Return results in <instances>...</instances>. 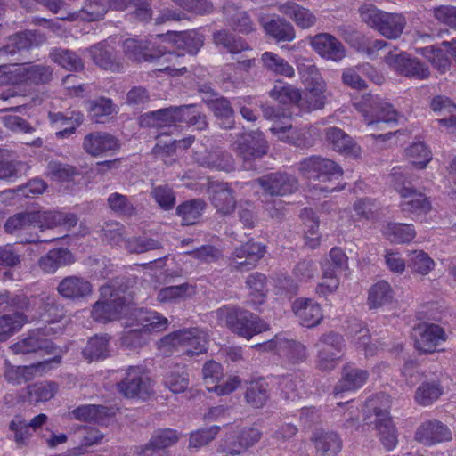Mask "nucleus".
Segmentation results:
<instances>
[{
  "label": "nucleus",
  "mask_w": 456,
  "mask_h": 456,
  "mask_svg": "<svg viewBox=\"0 0 456 456\" xmlns=\"http://www.w3.org/2000/svg\"><path fill=\"white\" fill-rule=\"evenodd\" d=\"M318 456H337L342 448V440L333 431L316 430L312 436Z\"/></svg>",
  "instance_id": "c756f323"
},
{
  "label": "nucleus",
  "mask_w": 456,
  "mask_h": 456,
  "mask_svg": "<svg viewBox=\"0 0 456 456\" xmlns=\"http://www.w3.org/2000/svg\"><path fill=\"white\" fill-rule=\"evenodd\" d=\"M58 385L55 382H41L28 386V400L29 402H46L53 398L57 392Z\"/></svg>",
  "instance_id": "e2e57ef3"
},
{
  "label": "nucleus",
  "mask_w": 456,
  "mask_h": 456,
  "mask_svg": "<svg viewBox=\"0 0 456 456\" xmlns=\"http://www.w3.org/2000/svg\"><path fill=\"white\" fill-rule=\"evenodd\" d=\"M128 286L124 278H116L101 287V300L94 303L92 318L98 322H108L118 319L128 308L125 292Z\"/></svg>",
  "instance_id": "f257e3e1"
},
{
  "label": "nucleus",
  "mask_w": 456,
  "mask_h": 456,
  "mask_svg": "<svg viewBox=\"0 0 456 456\" xmlns=\"http://www.w3.org/2000/svg\"><path fill=\"white\" fill-rule=\"evenodd\" d=\"M260 61L262 67L269 73L291 78L295 76V69L284 58L273 52L262 53Z\"/></svg>",
  "instance_id": "4c0bfd02"
},
{
  "label": "nucleus",
  "mask_w": 456,
  "mask_h": 456,
  "mask_svg": "<svg viewBox=\"0 0 456 456\" xmlns=\"http://www.w3.org/2000/svg\"><path fill=\"white\" fill-rule=\"evenodd\" d=\"M34 227L40 230L41 232L45 230H52L58 226H64L70 229L77 224V217L72 213H63L58 211L32 212Z\"/></svg>",
  "instance_id": "412c9836"
},
{
  "label": "nucleus",
  "mask_w": 456,
  "mask_h": 456,
  "mask_svg": "<svg viewBox=\"0 0 456 456\" xmlns=\"http://www.w3.org/2000/svg\"><path fill=\"white\" fill-rule=\"evenodd\" d=\"M217 317L219 322L224 323L232 332L247 339L269 330V325L259 316L233 305L219 308Z\"/></svg>",
  "instance_id": "f03ea898"
},
{
  "label": "nucleus",
  "mask_w": 456,
  "mask_h": 456,
  "mask_svg": "<svg viewBox=\"0 0 456 456\" xmlns=\"http://www.w3.org/2000/svg\"><path fill=\"white\" fill-rule=\"evenodd\" d=\"M385 62L396 73L416 79H427L430 76L429 68L419 59L411 58L406 53H388Z\"/></svg>",
  "instance_id": "f8f14e48"
},
{
  "label": "nucleus",
  "mask_w": 456,
  "mask_h": 456,
  "mask_svg": "<svg viewBox=\"0 0 456 456\" xmlns=\"http://www.w3.org/2000/svg\"><path fill=\"white\" fill-rule=\"evenodd\" d=\"M110 339L108 335H96L89 338L82 352L84 358L89 362L107 358L110 354Z\"/></svg>",
  "instance_id": "37998d69"
},
{
  "label": "nucleus",
  "mask_w": 456,
  "mask_h": 456,
  "mask_svg": "<svg viewBox=\"0 0 456 456\" xmlns=\"http://www.w3.org/2000/svg\"><path fill=\"white\" fill-rule=\"evenodd\" d=\"M75 262L73 254L65 248H53L38 260L39 268L45 273H54L59 268Z\"/></svg>",
  "instance_id": "7c9ffc66"
},
{
  "label": "nucleus",
  "mask_w": 456,
  "mask_h": 456,
  "mask_svg": "<svg viewBox=\"0 0 456 456\" xmlns=\"http://www.w3.org/2000/svg\"><path fill=\"white\" fill-rule=\"evenodd\" d=\"M405 155L411 165L418 169H423L431 160V151L422 142H413L405 150Z\"/></svg>",
  "instance_id": "69168bd1"
},
{
  "label": "nucleus",
  "mask_w": 456,
  "mask_h": 456,
  "mask_svg": "<svg viewBox=\"0 0 456 456\" xmlns=\"http://www.w3.org/2000/svg\"><path fill=\"white\" fill-rule=\"evenodd\" d=\"M123 51L128 59L135 61H151L160 54L159 51L157 53H152V48L134 38H127L124 41Z\"/></svg>",
  "instance_id": "603ef678"
},
{
  "label": "nucleus",
  "mask_w": 456,
  "mask_h": 456,
  "mask_svg": "<svg viewBox=\"0 0 456 456\" xmlns=\"http://www.w3.org/2000/svg\"><path fill=\"white\" fill-rule=\"evenodd\" d=\"M206 206L202 199L186 200L177 206L176 214L181 217L183 225H192L200 218Z\"/></svg>",
  "instance_id": "a18cd8bd"
},
{
  "label": "nucleus",
  "mask_w": 456,
  "mask_h": 456,
  "mask_svg": "<svg viewBox=\"0 0 456 456\" xmlns=\"http://www.w3.org/2000/svg\"><path fill=\"white\" fill-rule=\"evenodd\" d=\"M263 351L276 350L290 364H298L308 357L307 347L299 341L288 339L281 335H276L273 338L258 344Z\"/></svg>",
  "instance_id": "9d476101"
},
{
  "label": "nucleus",
  "mask_w": 456,
  "mask_h": 456,
  "mask_svg": "<svg viewBox=\"0 0 456 456\" xmlns=\"http://www.w3.org/2000/svg\"><path fill=\"white\" fill-rule=\"evenodd\" d=\"M208 341L207 333L198 328L180 330L171 336L172 346L184 347L183 354L188 355L206 353Z\"/></svg>",
  "instance_id": "2eb2a0df"
},
{
  "label": "nucleus",
  "mask_w": 456,
  "mask_h": 456,
  "mask_svg": "<svg viewBox=\"0 0 456 456\" xmlns=\"http://www.w3.org/2000/svg\"><path fill=\"white\" fill-rule=\"evenodd\" d=\"M415 347L423 353H433L436 347L445 340L444 330L434 323H420L413 329Z\"/></svg>",
  "instance_id": "f3484780"
},
{
  "label": "nucleus",
  "mask_w": 456,
  "mask_h": 456,
  "mask_svg": "<svg viewBox=\"0 0 456 456\" xmlns=\"http://www.w3.org/2000/svg\"><path fill=\"white\" fill-rule=\"evenodd\" d=\"M452 438L450 428L437 419H430L423 422L415 433V439L425 444L434 445L436 444L451 441Z\"/></svg>",
  "instance_id": "aec40b11"
},
{
  "label": "nucleus",
  "mask_w": 456,
  "mask_h": 456,
  "mask_svg": "<svg viewBox=\"0 0 456 456\" xmlns=\"http://www.w3.org/2000/svg\"><path fill=\"white\" fill-rule=\"evenodd\" d=\"M292 309L300 324L307 328L317 326L323 318L321 305L311 298H297Z\"/></svg>",
  "instance_id": "b1692460"
},
{
  "label": "nucleus",
  "mask_w": 456,
  "mask_h": 456,
  "mask_svg": "<svg viewBox=\"0 0 456 456\" xmlns=\"http://www.w3.org/2000/svg\"><path fill=\"white\" fill-rule=\"evenodd\" d=\"M136 326L146 335L151 332H160L167 329L168 321L159 313L148 309H138L134 313Z\"/></svg>",
  "instance_id": "72a5a7b5"
},
{
  "label": "nucleus",
  "mask_w": 456,
  "mask_h": 456,
  "mask_svg": "<svg viewBox=\"0 0 456 456\" xmlns=\"http://www.w3.org/2000/svg\"><path fill=\"white\" fill-rule=\"evenodd\" d=\"M259 186L271 196H285L296 191L298 188L297 179L287 173L275 172L257 178Z\"/></svg>",
  "instance_id": "dca6fc26"
},
{
  "label": "nucleus",
  "mask_w": 456,
  "mask_h": 456,
  "mask_svg": "<svg viewBox=\"0 0 456 456\" xmlns=\"http://www.w3.org/2000/svg\"><path fill=\"white\" fill-rule=\"evenodd\" d=\"M88 111L93 121L102 124L118 112V107L110 99L99 97L89 102Z\"/></svg>",
  "instance_id": "49530a36"
},
{
  "label": "nucleus",
  "mask_w": 456,
  "mask_h": 456,
  "mask_svg": "<svg viewBox=\"0 0 456 456\" xmlns=\"http://www.w3.org/2000/svg\"><path fill=\"white\" fill-rule=\"evenodd\" d=\"M208 107L213 111L215 117L219 121V126L224 129H232L234 127L235 112L230 101L225 97L215 99H204Z\"/></svg>",
  "instance_id": "f704fd0d"
},
{
  "label": "nucleus",
  "mask_w": 456,
  "mask_h": 456,
  "mask_svg": "<svg viewBox=\"0 0 456 456\" xmlns=\"http://www.w3.org/2000/svg\"><path fill=\"white\" fill-rule=\"evenodd\" d=\"M160 52L159 56H156L151 62H155L158 66V70L168 72L171 76H181L187 72L186 67H176L180 55L172 51H167L163 46L152 47V53Z\"/></svg>",
  "instance_id": "58836bf2"
},
{
  "label": "nucleus",
  "mask_w": 456,
  "mask_h": 456,
  "mask_svg": "<svg viewBox=\"0 0 456 456\" xmlns=\"http://www.w3.org/2000/svg\"><path fill=\"white\" fill-rule=\"evenodd\" d=\"M50 57L53 61L68 70H79L84 68L81 58L68 49L55 48L51 52Z\"/></svg>",
  "instance_id": "052dcab7"
},
{
  "label": "nucleus",
  "mask_w": 456,
  "mask_h": 456,
  "mask_svg": "<svg viewBox=\"0 0 456 456\" xmlns=\"http://www.w3.org/2000/svg\"><path fill=\"white\" fill-rule=\"evenodd\" d=\"M264 28L266 34L277 41L290 42L296 37V31L291 23L279 17L266 21Z\"/></svg>",
  "instance_id": "de8ad7c7"
},
{
  "label": "nucleus",
  "mask_w": 456,
  "mask_h": 456,
  "mask_svg": "<svg viewBox=\"0 0 456 456\" xmlns=\"http://www.w3.org/2000/svg\"><path fill=\"white\" fill-rule=\"evenodd\" d=\"M118 391L126 398H143L152 393L151 379L139 366H130L126 376L117 384Z\"/></svg>",
  "instance_id": "9b49d317"
},
{
  "label": "nucleus",
  "mask_w": 456,
  "mask_h": 456,
  "mask_svg": "<svg viewBox=\"0 0 456 456\" xmlns=\"http://www.w3.org/2000/svg\"><path fill=\"white\" fill-rule=\"evenodd\" d=\"M325 89L326 86L306 87L303 94L300 93L297 107L304 112L322 109L326 103Z\"/></svg>",
  "instance_id": "c03bdc74"
},
{
  "label": "nucleus",
  "mask_w": 456,
  "mask_h": 456,
  "mask_svg": "<svg viewBox=\"0 0 456 456\" xmlns=\"http://www.w3.org/2000/svg\"><path fill=\"white\" fill-rule=\"evenodd\" d=\"M195 161L203 167L218 171L231 172L235 168L232 156L219 150L196 153Z\"/></svg>",
  "instance_id": "cd10ccee"
},
{
  "label": "nucleus",
  "mask_w": 456,
  "mask_h": 456,
  "mask_svg": "<svg viewBox=\"0 0 456 456\" xmlns=\"http://www.w3.org/2000/svg\"><path fill=\"white\" fill-rule=\"evenodd\" d=\"M103 438V435L93 427L80 426L75 432V439L80 444V447L75 448V454L82 453L81 448L90 447L99 444Z\"/></svg>",
  "instance_id": "338daca9"
},
{
  "label": "nucleus",
  "mask_w": 456,
  "mask_h": 456,
  "mask_svg": "<svg viewBox=\"0 0 456 456\" xmlns=\"http://www.w3.org/2000/svg\"><path fill=\"white\" fill-rule=\"evenodd\" d=\"M61 361V356H54L44 362H38L36 365L31 367L28 366H19L15 367L11 365L9 362H5V370H4V379L9 382L15 385L20 384L22 382L28 381L31 379V369L42 368L43 370H50L52 368V364H60Z\"/></svg>",
  "instance_id": "c85d7f7f"
},
{
  "label": "nucleus",
  "mask_w": 456,
  "mask_h": 456,
  "mask_svg": "<svg viewBox=\"0 0 456 456\" xmlns=\"http://www.w3.org/2000/svg\"><path fill=\"white\" fill-rule=\"evenodd\" d=\"M311 47L323 59L338 62L346 57V48L333 35L319 33L309 38Z\"/></svg>",
  "instance_id": "a211bd4d"
},
{
  "label": "nucleus",
  "mask_w": 456,
  "mask_h": 456,
  "mask_svg": "<svg viewBox=\"0 0 456 456\" xmlns=\"http://www.w3.org/2000/svg\"><path fill=\"white\" fill-rule=\"evenodd\" d=\"M193 293L194 288L188 283H183L178 286L162 288L158 292L157 299L160 303H175L184 300Z\"/></svg>",
  "instance_id": "13d9d810"
},
{
  "label": "nucleus",
  "mask_w": 456,
  "mask_h": 456,
  "mask_svg": "<svg viewBox=\"0 0 456 456\" xmlns=\"http://www.w3.org/2000/svg\"><path fill=\"white\" fill-rule=\"evenodd\" d=\"M28 322V316L19 311L0 316V343L18 332Z\"/></svg>",
  "instance_id": "09e8293b"
},
{
  "label": "nucleus",
  "mask_w": 456,
  "mask_h": 456,
  "mask_svg": "<svg viewBox=\"0 0 456 456\" xmlns=\"http://www.w3.org/2000/svg\"><path fill=\"white\" fill-rule=\"evenodd\" d=\"M168 40L178 50L195 55L203 45V37L195 31L168 32Z\"/></svg>",
  "instance_id": "e433bc0d"
},
{
  "label": "nucleus",
  "mask_w": 456,
  "mask_h": 456,
  "mask_svg": "<svg viewBox=\"0 0 456 456\" xmlns=\"http://www.w3.org/2000/svg\"><path fill=\"white\" fill-rule=\"evenodd\" d=\"M326 141L332 149L338 152L352 153L357 152V144L353 138L338 127H329L325 130Z\"/></svg>",
  "instance_id": "79ce46f5"
},
{
  "label": "nucleus",
  "mask_w": 456,
  "mask_h": 456,
  "mask_svg": "<svg viewBox=\"0 0 456 456\" xmlns=\"http://www.w3.org/2000/svg\"><path fill=\"white\" fill-rule=\"evenodd\" d=\"M345 346L344 337L338 332L322 334L314 344L316 368L322 371L334 370L342 360Z\"/></svg>",
  "instance_id": "7ed1b4c3"
},
{
  "label": "nucleus",
  "mask_w": 456,
  "mask_h": 456,
  "mask_svg": "<svg viewBox=\"0 0 456 456\" xmlns=\"http://www.w3.org/2000/svg\"><path fill=\"white\" fill-rule=\"evenodd\" d=\"M179 439L176 430L171 428L156 430L145 447L155 449L156 451H166L169 446L174 445Z\"/></svg>",
  "instance_id": "680f3d73"
},
{
  "label": "nucleus",
  "mask_w": 456,
  "mask_h": 456,
  "mask_svg": "<svg viewBox=\"0 0 456 456\" xmlns=\"http://www.w3.org/2000/svg\"><path fill=\"white\" fill-rule=\"evenodd\" d=\"M266 276L264 273L256 272L250 273L246 281L250 296L254 304H262L266 297L267 285Z\"/></svg>",
  "instance_id": "0e129e2a"
},
{
  "label": "nucleus",
  "mask_w": 456,
  "mask_h": 456,
  "mask_svg": "<svg viewBox=\"0 0 456 456\" xmlns=\"http://www.w3.org/2000/svg\"><path fill=\"white\" fill-rule=\"evenodd\" d=\"M300 174L308 180L331 182L339 179L343 175L342 168L329 159L312 156L301 160L298 164Z\"/></svg>",
  "instance_id": "0eeeda50"
},
{
  "label": "nucleus",
  "mask_w": 456,
  "mask_h": 456,
  "mask_svg": "<svg viewBox=\"0 0 456 456\" xmlns=\"http://www.w3.org/2000/svg\"><path fill=\"white\" fill-rule=\"evenodd\" d=\"M109 6L117 11H125L134 7L131 16L138 21L148 22L151 20V0H108Z\"/></svg>",
  "instance_id": "c9c22d12"
},
{
  "label": "nucleus",
  "mask_w": 456,
  "mask_h": 456,
  "mask_svg": "<svg viewBox=\"0 0 456 456\" xmlns=\"http://www.w3.org/2000/svg\"><path fill=\"white\" fill-rule=\"evenodd\" d=\"M50 347V342L48 340L41 339L38 337V332L32 331L27 338L12 345L11 349L16 354H26L38 350H48Z\"/></svg>",
  "instance_id": "4d7b16f0"
},
{
  "label": "nucleus",
  "mask_w": 456,
  "mask_h": 456,
  "mask_svg": "<svg viewBox=\"0 0 456 456\" xmlns=\"http://www.w3.org/2000/svg\"><path fill=\"white\" fill-rule=\"evenodd\" d=\"M213 40L217 46H222L232 54H236L251 49L245 40L241 37H235L226 30L215 32L213 34Z\"/></svg>",
  "instance_id": "3c124183"
},
{
  "label": "nucleus",
  "mask_w": 456,
  "mask_h": 456,
  "mask_svg": "<svg viewBox=\"0 0 456 456\" xmlns=\"http://www.w3.org/2000/svg\"><path fill=\"white\" fill-rule=\"evenodd\" d=\"M368 378L367 370L346 365L343 368L341 379L334 388V393L338 395L342 392L356 390L365 384Z\"/></svg>",
  "instance_id": "2f4dec72"
},
{
  "label": "nucleus",
  "mask_w": 456,
  "mask_h": 456,
  "mask_svg": "<svg viewBox=\"0 0 456 456\" xmlns=\"http://www.w3.org/2000/svg\"><path fill=\"white\" fill-rule=\"evenodd\" d=\"M94 62L103 69L119 71L121 65L117 61L113 49L99 43L88 49Z\"/></svg>",
  "instance_id": "a19ab883"
},
{
  "label": "nucleus",
  "mask_w": 456,
  "mask_h": 456,
  "mask_svg": "<svg viewBox=\"0 0 456 456\" xmlns=\"http://www.w3.org/2000/svg\"><path fill=\"white\" fill-rule=\"evenodd\" d=\"M202 375L208 390L215 391L219 395L233 392L240 384V379L238 377H232L222 385L210 387V385L218 382L223 375L221 364L215 361L205 363L202 369Z\"/></svg>",
  "instance_id": "6ab92c4d"
},
{
  "label": "nucleus",
  "mask_w": 456,
  "mask_h": 456,
  "mask_svg": "<svg viewBox=\"0 0 456 456\" xmlns=\"http://www.w3.org/2000/svg\"><path fill=\"white\" fill-rule=\"evenodd\" d=\"M409 267L421 275L428 274L435 266V262L422 250H414L409 254Z\"/></svg>",
  "instance_id": "774afa93"
},
{
  "label": "nucleus",
  "mask_w": 456,
  "mask_h": 456,
  "mask_svg": "<svg viewBox=\"0 0 456 456\" xmlns=\"http://www.w3.org/2000/svg\"><path fill=\"white\" fill-rule=\"evenodd\" d=\"M212 205L220 214L226 216L233 212L236 206L233 191L225 183H213L208 188Z\"/></svg>",
  "instance_id": "393cba45"
},
{
  "label": "nucleus",
  "mask_w": 456,
  "mask_h": 456,
  "mask_svg": "<svg viewBox=\"0 0 456 456\" xmlns=\"http://www.w3.org/2000/svg\"><path fill=\"white\" fill-rule=\"evenodd\" d=\"M443 394V387L439 380L424 381L415 392L416 402L422 406L431 405Z\"/></svg>",
  "instance_id": "5fc2aeb1"
},
{
  "label": "nucleus",
  "mask_w": 456,
  "mask_h": 456,
  "mask_svg": "<svg viewBox=\"0 0 456 456\" xmlns=\"http://www.w3.org/2000/svg\"><path fill=\"white\" fill-rule=\"evenodd\" d=\"M389 397L387 395H377L367 401V407L373 411L375 428L383 446L387 451H392L397 444V432L395 427L388 416Z\"/></svg>",
  "instance_id": "20e7f679"
},
{
  "label": "nucleus",
  "mask_w": 456,
  "mask_h": 456,
  "mask_svg": "<svg viewBox=\"0 0 456 456\" xmlns=\"http://www.w3.org/2000/svg\"><path fill=\"white\" fill-rule=\"evenodd\" d=\"M120 148L119 140L107 132H92L84 137L83 149L92 157L114 154Z\"/></svg>",
  "instance_id": "4468645a"
},
{
  "label": "nucleus",
  "mask_w": 456,
  "mask_h": 456,
  "mask_svg": "<svg viewBox=\"0 0 456 456\" xmlns=\"http://www.w3.org/2000/svg\"><path fill=\"white\" fill-rule=\"evenodd\" d=\"M56 290L65 299L78 301L91 295L92 284L84 277L69 275L58 283Z\"/></svg>",
  "instance_id": "4be33fe9"
},
{
  "label": "nucleus",
  "mask_w": 456,
  "mask_h": 456,
  "mask_svg": "<svg viewBox=\"0 0 456 456\" xmlns=\"http://www.w3.org/2000/svg\"><path fill=\"white\" fill-rule=\"evenodd\" d=\"M270 131L276 135L279 140L297 147H310L313 144L312 134L309 129L294 128L289 122L284 123V125L275 123L272 126Z\"/></svg>",
  "instance_id": "5701e85b"
},
{
  "label": "nucleus",
  "mask_w": 456,
  "mask_h": 456,
  "mask_svg": "<svg viewBox=\"0 0 456 456\" xmlns=\"http://www.w3.org/2000/svg\"><path fill=\"white\" fill-rule=\"evenodd\" d=\"M278 10L282 14L290 18L300 28L306 29L316 24L317 19L315 15L309 9L294 2L288 1L279 5Z\"/></svg>",
  "instance_id": "473e14b6"
},
{
  "label": "nucleus",
  "mask_w": 456,
  "mask_h": 456,
  "mask_svg": "<svg viewBox=\"0 0 456 456\" xmlns=\"http://www.w3.org/2000/svg\"><path fill=\"white\" fill-rule=\"evenodd\" d=\"M269 398L268 384L262 380L252 381L247 387L245 399L253 408H262Z\"/></svg>",
  "instance_id": "6e6d98bb"
},
{
  "label": "nucleus",
  "mask_w": 456,
  "mask_h": 456,
  "mask_svg": "<svg viewBox=\"0 0 456 456\" xmlns=\"http://www.w3.org/2000/svg\"><path fill=\"white\" fill-rule=\"evenodd\" d=\"M164 384L174 394L182 393L188 387L189 374L183 366L176 365L167 373Z\"/></svg>",
  "instance_id": "bf43d9fd"
},
{
  "label": "nucleus",
  "mask_w": 456,
  "mask_h": 456,
  "mask_svg": "<svg viewBox=\"0 0 456 456\" xmlns=\"http://www.w3.org/2000/svg\"><path fill=\"white\" fill-rule=\"evenodd\" d=\"M183 110L184 108H175L173 106L159 109L142 115L141 117V123L143 126L157 128L172 126H175L176 123H181Z\"/></svg>",
  "instance_id": "a878e982"
},
{
  "label": "nucleus",
  "mask_w": 456,
  "mask_h": 456,
  "mask_svg": "<svg viewBox=\"0 0 456 456\" xmlns=\"http://www.w3.org/2000/svg\"><path fill=\"white\" fill-rule=\"evenodd\" d=\"M45 41V36L40 31L26 30L10 37L8 44L0 49V54L10 55L14 57V61H22L29 49L38 47Z\"/></svg>",
  "instance_id": "1a4fd4ad"
},
{
  "label": "nucleus",
  "mask_w": 456,
  "mask_h": 456,
  "mask_svg": "<svg viewBox=\"0 0 456 456\" xmlns=\"http://www.w3.org/2000/svg\"><path fill=\"white\" fill-rule=\"evenodd\" d=\"M393 298L391 286L385 281H380L370 287L368 294L367 305L370 309H378Z\"/></svg>",
  "instance_id": "864d4df0"
},
{
  "label": "nucleus",
  "mask_w": 456,
  "mask_h": 456,
  "mask_svg": "<svg viewBox=\"0 0 456 456\" xmlns=\"http://www.w3.org/2000/svg\"><path fill=\"white\" fill-rule=\"evenodd\" d=\"M233 150L242 159L245 170L256 168L254 160L267 153L268 144L265 134L256 130L240 134L233 142Z\"/></svg>",
  "instance_id": "39448f33"
},
{
  "label": "nucleus",
  "mask_w": 456,
  "mask_h": 456,
  "mask_svg": "<svg viewBox=\"0 0 456 456\" xmlns=\"http://www.w3.org/2000/svg\"><path fill=\"white\" fill-rule=\"evenodd\" d=\"M402 191V200L400 208L403 213L413 214L415 216L427 215L432 208L429 199L421 191H409L400 188Z\"/></svg>",
  "instance_id": "bb28decb"
},
{
  "label": "nucleus",
  "mask_w": 456,
  "mask_h": 456,
  "mask_svg": "<svg viewBox=\"0 0 456 456\" xmlns=\"http://www.w3.org/2000/svg\"><path fill=\"white\" fill-rule=\"evenodd\" d=\"M0 68V85L6 83L13 84H47L53 79V69L50 66L41 64H14L12 70H9L11 76L6 71L2 72ZM4 69H6L4 66Z\"/></svg>",
  "instance_id": "423d86ee"
},
{
  "label": "nucleus",
  "mask_w": 456,
  "mask_h": 456,
  "mask_svg": "<svg viewBox=\"0 0 456 456\" xmlns=\"http://www.w3.org/2000/svg\"><path fill=\"white\" fill-rule=\"evenodd\" d=\"M359 111L362 114L364 123L373 131L379 130L383 124L397 122V111L379 98H371L370 102H361Z\"/></svg>",
  "instance_id": "6e6552de"
},
{
  "label": "nucleus",
  "mask_w": 456,
  "mask_h": 456,
  "mask_svg": "<svg viewBox=\"0 0 456 456\" xmlns=\"http://www.w3.org/2000/svg\"><path fill=\"white\" fill-rule=\"evenodd\" d=\"M406 25V19L401 13L385 12L377 31L388 39H396L402 34Z\"/></svg>",
  "instance_id": "ea45409f"
},
{
  "label": "nucleus",
  "mask_w": 456,
  "mask_h": 456,
  "mask_svg": "<svg viewBox=\"0 0 456 456\" xmlns=\"http://www.w3.org/2000/svg\"><path fill=\"white\" fill-rule=\"evenodd\" d=\"M385 237L393 243L401 244L411 241L416 232L412 224L388 223L383 229Z\"/></svg>",
  "instance_id": "8fccbe9b"
},
{
  "label": "nucleus",
  "mask_w": 456,
  "mask_h": 456,
  "mask_svg": "<svg viewBox=\"0 0 456 456\" xmlns=\"http://www.w3.org/2000/svg\"><path fill=\"white\" fill-rule=\"evenodd\" d=\"M265 245L249 240L234 248L230 257V266L238 271L254 268L265 256Z\"/></svg>",
  "instance_id": "ddd939ff"
}]
</instances>
